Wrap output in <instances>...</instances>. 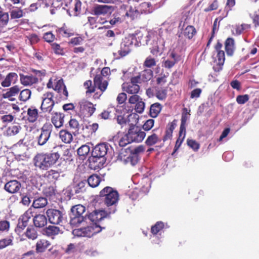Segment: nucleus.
Wrapping results in <instances>:
<instances>
[{
	"label": "nucleus",
	"instance_id": "1",
	"mask_svg": "<svg viewBox=\"0 0 259 259\" xmlns=\"http://www.w3.org/2000/svg\"><path fill=\"white\" fill-rule=\"evenodd\" d=\"M59 157L57 152L37 153L33 158L34 165L40 170H47L56 163Z\"/></svg>",
	"mask_w": 259,
	"mask_h": 259
},
{
	"label": "nucleus",
	"instance_id": "2",
	"mask_svg": "<svg viewBox=\"0 0 259 259\" xmlns=\"http://www.w3.org/2000/svg\"><path fill=\"white\" fill-rule=\"evenodd\" d=\"M99 196L107 207L113 206L114 209L109 213H114L119 197L117 191L111 187H105L100 192Z\"/></svg>",
	"mask_w": 259,
	"mask_h": 259
},
{
	"label": "nucleus",
	"instance_id": "3",
	"mask_svg": "<svg viewBox=\"0 0 259 259\" xmlns=\"http://www.w3.org/2000/svg\"><path fill=\"white\" fill-rule=\"evenodd\" d=\"M136 35L130 34L125 37L120 44V49L113 53L115 59H119L129 54L133 49L134 46L137 44Z\"/></svg>",
	"mask_w": 259,
	"mask_h": 259
},
{
	"label": "nucleus",
	"instance_id": "4",
	"mask_svg": "<svg viewBox=\"0 0 259 259\" xmlns=\"http://www.w3.org/2000/svg\"><path fill=\"white\" fill-rule=\"evenodd\" d=\"M96 110V104L83 99L76 104L75 112L80 118L91 117Z\"/></svg>",
	"mask_w": 259,
	"mask_h": 259
},
{
	"label": "nucleus",
	"instance_id": "5",
	"mask_svg": "<svg viewBox=\"0 0 259 259\" xmlns=\"http://www.w3.org/2000/svg\"><path fill=\"white\" fill-rule=\"evenodd\" d=\"M137 115L135 114L133 115V117L136 118L135 124L137 122L138 118L136 117ZM133 115L130 114L128 116V120L130 118L132 117ZM128 136L130 137L131 141L133 142L139 143L141 142L146 136V133L142 131L140 127L136 126V124H131L130 128L128 130Z\"/></svg>",
	"mask_w": 259,
	"mask_h": 259
},
{
	"label": "nucleus",
	"instance_id": "6",
	"mask_svg": "<svg viewBox=\"0 0 259 259\" xmlns=\"http://www.w3.org/2000/svg\"><path fill=\"white\" fill-rule=\"evenodd\" d=\"M41 98V110L44 113H51L55 105L54 93L47 92L43 94Z\"/></svg>",
	"mask_w": 259,
	"mask_h": 259
},
{
	"label": "nucleus",
	"instance_id": "7",
	"mask_svg": "<svg viewBox=\"0 0 259 259\" xmlns=\"http://www.w3.org/2000/svg\"><path fill=\"white\" fill-rule=\"evenodd\" d=\"M102 228L100 225H93V226L74 230L73 233L79 236L91 237L101 232Z\"/></svg>",
	"mask_w": 259,
	"mask_h": 259
},
{
	"label": "nucleus",
	"instance_id": "8",
	"mask_svg": "<svg viewBox=\"0 0 259 259\" xmlns=\"http://www.w3.org/2000/svg\"><path fill=\"white\" fill-rule=\"evenodd\" d=\"M46 213L49 223L52 224L60 225L64 219V214L58 209L50 208Z\"/></svg>",
	"mask_w": 259,
	"mask_h": 259
},
{
	"label": "nucleus",
	"instance_id": "9",
	"mask_svg": "<svg viewBox=\"0 0 259 259\" xmlns=\"http://www.w3.org/2000/svg\"><path fill=\"white\" fill-rule=\"evenodd\" d=\"M137 79V78L132 77L130 81L123 83L121 85L123 91L132 95H137L140 90V87L138 84L140 83Z\"/></svg>",
	"mask_w": 259,
	"mask_h": 259
},
{
	"label": "nucleus",
	"instance_id": "10",
	"mask_svg": "<svg viewBox=\"0 0 259 259\" xmlns=\"http://www.w3.org/2000/svg\"><path fill=\"white\" fill-rule=\"evenodd\" d=\"M52 128L51 123H46L43 125L40 128V134L36 138L38 145L42 146L47 142L50 137Z\"/></svg>",
	"mask_w": 259,
	"mask_h": 259
},
{
	"label": "nucleus",
	"instance_id": "11",
	"mask_svg": "<svg viewBox=\"0 0 259 259\" xmlns=\"http://www.w3.org/2000/svg\"><path fill=\"white\" fill-rule=\"evenodd\" d=\"M197 31L194 26L192 25H188L186 27L183 29L181 33L178 35V43L181 44L182 45H186L185 40H183L182 36H184L186 38L190 40L196 34Z\"/></svg>",
	"mask_w": 259,
	"mask_h": 259
},
{
	"label": "nucleus",
	"instance_id": "12",
	"mask_svg": "<svg viewBox=\"0 0 259 259\" xmlns=\"http://www.w3.org/2000/svg\"><path fill=\"white\" fill-rule=\"evenodd\" d=\"M107 215L104 210H95L88 215V218L94 224L93 225H100V222L106 218Z\"/></svg>",
	"mask_w": 259,
	"mask_h": 259
},
{
	"label": "nucleus",
	"instance_id": "13",
	"mask_svg": "<svg viewBox=\"0 0 259 259\" xmlns=\"http://www.w3.org/2000/svg\"><path fill=\"white\" fill-rule=\"evenodd\" d=\"M111 150L110 146L107 143H100L97 145L93 149L92 154L101 158H106L108 152Z\"/></svg>",
	"mask_w": 259,
	"mask_h": 259
},
{
	"label": "nucleus",
	"instance_id": "14",
	"mask_svg": "<svg viewBox=\"0 0 259 259\" xmlns=\"http://www.w3.org/2000/svg\"><path fill=\"white\" fill-rule=\"evenodd\" d=\"M128 103L131 104H135V110L139 113L144 112L145 103L143 99L138 95H132L128 98Z\"/></svg>",
	"mask_w": 259,
	"mask_h": 259
},
{
	"label": "nucleus",
	"instance_id": "15",
	"mask_svg": "<svg viewBox=\"0 0 259 259\" xmlns=\"http://www.w3.org/2000/svg\"><path fill=\"white\" fill-rule=\"evenodd\" d=\"M106 161V158H101L99 156L92 155L88 159L89 167L94 170L101 169L103 167Z\"/></svg>",
	"mask_w": 259,
	"mask_h": 259
},
{
	"label": "nucleus",
	"instance_id": "16",
	"mask_svg": "<svg viewBox=\"0 0 259 259\" xmlns=\"http://www.w3.org/2000/svg\"><path fill=\"white\" fill-rule=\"evenodd\" d=\"M33 217L32 209L30 208L23 214L18 220L17 229L23 230L28 225L29 220Z\"/></svg>",
	"mask_w": 259,
	"mask_h": 259
},
{
	"label": "nucleus",
	"instance_id": "17",
	"mask_svg": "<svg viewBox=\"0 0 259 259\" xmlns=\"http://www.w3.org/2000/svg\"><path fill=\"white\" fill-rule=\"evenodd\" d=\"M22 187L21 183L17 180H10L6 183L4 186V189L10 194L18 193Z\"/></svg>",
	"mask_w": 259,
	"mask_h": 259
},
{
	"label": "nucleus",
	"instance_id": "18",
	"mask_svg": "<svg viewBox=\"0 0 259 259\" xmlns=\"http://www.w3.org/2000/svg\"><path fill=\"white\" fill-rule=\"evenodd\" d=\"M56 32L57 36L59 37L68 38L74 34V30L65 24H64L61 27L57 28Z\"/></svg>",
	"mask_w": 259,
	"mask_h": 259
},
{
	"label": "nucleus",
	"instance_id": "19",
	"mask_svg": "<svg viewBox=\"0 0 259 259\" xmlns=\"http://www.w3.org/2000/svg\"><path fill=\"white\" fill-rule=\"evenodd\" d=\"M94 84L102 92H103L106 90L108 82L102 76V75H96L94 78Z\"/></svg>",
	"mask_w": 259,
	"mask_h": 259
},
{
	"label": "nucleus",
	"instance_id": "20",
	"mask_svg": "<svg viewBox=\"0 0 259 259\" xmlns=\"http://www.w3.org/2000/svg\"><path fill=\"white\" fill-rule=\"evenodd\" d=\"M153 72L151 69H144L140 74L136 76L138 81L141 83L142 82H147L149 81L153 77Z\"/></svg>",
	"mask_w": 259,
	"mask_h": 259
},
{
	"label": "nucleus",
	"instance_id": "21",
	"mask_svg": "<svg viewBox=\"0 0 259 259\" xmlns=\"http://www.w3.org/2000/svg\"><path fill=\"white\" fill-rule=\"evenodd\" d=\"M19 75L21 83L25 86L31 85L38 81V78L32 75H25L20 73Z\"/></svg>",
	"mask_w": 259,
	"mask_h": 259
},
{
	"label": "nucleus",
	"instance_id": "22",
	"mask_svg": "<svg viewBox=\"0 0 259 259\" xmlns=\"http://www.w3.org/2000/svg\"><path fill=\"white\" fill-rule=\"evenodd\" d=\"M18 80V75L15 72L9 73L6 77L1 81V84L2 87L6 88L9 87L11 83H15Z\"/></svg>",
	"mask_w": 259,
	"mask_h": 259
},
{
	"label": "nucleus",
	"instance_id": "23",
	"mask_svg": "<svg viewBox=\"0 0 259 259\" xmlns=\"http://www.w3.org/2000/svg\"><path fill=\"white\" fill-rule=\"evenodd\" d=\"M217 57L218 62L213 66V69L215 72H219L223 69V66L225 61V54L224 51L217 52Z\"/></svg>",
	"mask_w": 259,
	"mask_h": 259
},
{
	"label": "nucleus",
	"instance_id": "24",
	"mask_svg": "<svg viewBox=\"0 0 259 259\" xmlns=\"http://www.w3.org/2000/svg\"><path fill=\"white\" fill-rule=\"evenodd\" d=\"M64 114L59 112H55L52 114L51 121L56 128H60L64 123Z\"/></svg>",
	"mask_w": 259,
	"mask_h": 259
},
{
	"label": "nucleus",
	"instance_id": "25",
	"mask_svg": "<svg viewBox=\"0 0 259 259\" xmlns=\"http://www.w3.org/2000/svg\"><path fill=\"white\" fill-rule=\"evenodd\" d=\"M20 92V89L18 85H14L9 89L3 95V98L5 99H9L11 101L15 100L14 97L17 96Z\"/></svg>",
	"mask_w": 259,
	"mask_h": 259
},
{
	"label": "nucleus",
	"instance_id": "26",
	"mask_svg": "<svg viewBox=\"0 0 259 259\" xmlns=\"http://www.w3.org/2000/svg\"><path fill=\"white\" fill-rule=\"evenodd\" d=\"M225 49L227 55L232 56L235 50V40L232 37H228L225 42Z\"/></svg>",
	"mask_w": 259,
	"mask_h": 259
},
{
	"label": "nucleus",
	"instance_id": "27",
	"mask_svg": "<svg viewBox=\"0 0 259 259\" xmlns=\"http://www.w3.org/2000/svg\"><path fill=\"white\" fill-rule=\"evenodd\" d=\"M112 9V6H111L97 5L93 8V12L97 16L105 15L110 13Z\"/></svg>",
	"mask_w": 259,
	"mask_h": 259
},
{
	"label": "nucleus",
	"instance_id": "28",
	"mask_svg": "<svg viewBox=\"0 0 259 259\" xmlns=\"http://www.w3.org/2000/svg\"><path fill=\"white\" fill-rule=\"evenodd\" d=\"M33 222L34 227L41 228L47 224V218L44 214H36L33 217Z\"/></svg>",
	"mask_w": 259,
	"mask_h": 259
},
{
	"label": "nucleus",
	"instance_id": "29",
	"mask_svg": "<svg viewBox=\"0 0 259 259\" xmlns=\"http://www.w3.org/2000/svg\"><path fill=\"white\" fill-rule=\"evenodd\" d=\"M51 244L50 242L46 239H41L38 240L35 245L36 252L39 253L45 252Z\"/></svg>",
	"mask_w": 259,
	"mask_h": 259
},
{
	"label": "nucleus",
	"instance_id": "30",
	"mask_svg": "<svg viewBox=\"0 0 259 259\" xmlns=\"http://www.w3.org/2000/svg\"><path fill=\"white\" fill-rule=\"evenodd\" d=\"M155 95L159 100H164L167 97V87H154Z\"/></svg>",
	"mask_w": 259,
	"mask_h": 259
},
{
	"label": "nucleus",
	"instance_id": "31",
	"mask_svg": "<svg viewBox=\"0 0 259 259\" xmlns=\"http://www.w3.org/2000/svg\"><path fill=\"white\" fill-rule=\"evenodd\" d=\"M27 120L30 122H35L38 117V111L34 107H31L27 111Z\"/></svg>",
	"mask_w": 259,
	"mask_h": 259
},
{
	"label": "nucleus",
	"instance_id": "32",
	"mask_svg": "<svg viewBox=\"0 0 259 259\" xmlns=\"http://www.w3.org/2000/svg\"><path fill=\"white\" fill-rule=\"evenodd\" d=\"M44 177L50 182H55L60 177V172L56 170H47L44 175Z\"/></svg>",
	"mask_w": 259,
	"mask_h": 259
},
{
	"label": "nucleus",
	"instance_id": "33",
	"mask_svg": "<svg viewBox=\"0 0 259 259\" xmlns=\"http://www.w3.org/2000/svg\"><path fill=\"white\" fill-rule=\"evenodd\" d=\"M189 115H190V112L188 111L187 109L186 108H183L180 127V134L183 132L186 133V122L189 118Z\"/></svg>",
	"mask_w": 259,
	"mask_h": 259
},
{
	"label": "nucleus",
	"instance_id": "34",
	"mask_svg": "<svg viewBox=\"0 0 259 259\" xmlns=\"http://www.w3.org/2000/svg\"><path fill=\"white\" fill-rule=\"evenodd\" d=\"M59 137L66 144H70L73 140L72 134L66 130H62L59 132Z\"/></svg>",
	"mask_w": 259,
	"mask_h": 259
},
{
	"label": "nucleus",
	"instance_id": "35",
	"mask_svg": "<svg viewBox=\"0 0 259 259\" xmlns=\"http://www.w3.org/2000/svg\"><path fill=\"white\" fill-rule=\"evenodd\" d=\"M24 235L29 239L34 240L38 237V233L34 226H30L27 227Z\"/></svg>",
	"mask_w": 259,
	"mask_h": 259
},
{
	"label": "nucleus",
	"instance_id": "36",
	"mask_svg": "<svg viewBox=\"0 0 259 259\" xmlns=\"http://www.w3.org/2000/svg\"><path fill=\"white\" fill-rule=\"evenodd\" d=\"M162 106L159 103H155L152 104L150 108L149 115L153 118L157 117L160 112Z\"/></svg>",
	"mask_w": 259,
	"mask_h": 259
},
{
	"label": "nucleus",
	"instance_id": "37",
	"mask_svg": "<svg viewBox=\"0 0 259 259\" xmlns=\"http://www.w3.org/2000/svg\"><path fill=\"white\" fill-rule=\"evenodd\" d=\"M59 227L55 226L50 225L46 227L44 230L45 235L48 237H52L59 234L60 232Z\"/></svg>",
	"mask_w": 259,
	"mask_h": 259
},
{
	"label": "nucleus",
	"instance_id": "38",
	"mask_svg": "<svg viewBox=\"0 0 259 259\" xmlns=\"http://www.w3.org/2000/svg\"><path fill=\"white\" fill-rule=\"evenodd\" d=\"M85 207L84 206L81 204H77L71 207L70 214L79 217H83L82 214L85 212Z\"/></svg>",
	"mask_w": 259,
	"mask_h": 259
},
{
	"label": "nucleus",
	"instance_id": "39",
	"mask_svg": "<svg viewBox=\"0 0 259 259\" xmlns=\"http://www.w3.org/2000/svg\"><path fill=\"white\" fill-rule=\"evenodd\" d=\"M87 182L90 187L95 188L101 182V178L97 174H93L88 178Z\"/></svg>",
	"mask_w": 259,
	"mask_h": 259
},
{
	"label": "nucleus",
	"instance_id": "40",
	"mask_svg": "<svg viewBox=\"0 0 259 259\" xmlns=\"http://www.w3.org/2000/svg\"><path fill=\"white\" fill-rule=\"evenodd\" d=\"M47 204V199L45 197H40L33 200L32 206L35 208H41L45 207Z\"/></svg>",
	"mask_w": 259,
	"mask_h": 259
},
{
	"label": "nucleus",
	"instance_id": "41",
	"mask_svg": "<svg viewBox=\"0 0 259 259\" xmlns=\"http://www.w3.org/2000/svg\"><path fill=\"white\" fill-rule=\"evenodd\" d=\"M167 75L161 74L156 79V85L154 87H167L166 85Z\"/></svg>",
	"mask_w": 259,
	"mask_h": 259
},
{
	"label": "nucleus",
	"instance_id": "42",
	"mask_svg": "<svg viewBox=\"0 0 259 259\" xmlns=\"http://www.w3.org/2000/svg\"><path fill=\"white\" fill-rule=\"evenodd\" d=\"M208 6L204 9V12H209L217 10L219 7V2L218 0H208Z\"/></svg>",
	"mask_w": 259,
	"mask_h": 259
},
{
	"label": "nucleus",
	"instance_id": "43",
	"mask_svg": "<svg viewBox=\"0 0 259 259\" xmlns=\"http://www.w3.org/2000/svg\"><path fill=\"white\" fill-rule=\"evenodd\" d=\"M70 224L73 227L78 226L84 221V217L76 216L70 214Z\"/></svg>",
	"mask_w": 259,
	"mask_h": 259
},
{
	"label": "nucleus",
	"instance_id": "44",
	"mask_svg": "<svg viewBox=\"0 0 259 259\" xmlns=\"http://www.w3.org/2000/svg\"><path fill=\"white\" fill-rule=\"evenodd\" d=\"M160 141L161 139L158 138V136L156 134L153 133L151 135L148 137L145 143L147 146H152Z\"/></svg>",
	"mask_w": 259,
	"mask_h": 259
},
{
	"label": "nucleus",
	"instance_id": "45",
	"mask_svg": "<svg viewBox=\"0 0 259 259\" xmlns=\"http://www.w3.org/2000/svg\"><path fill=\"white\" fill-rule=\"evenodd\" d=\"M136 37L138 42L136 46H139V44L141 45H147L148 41L150 39V36L148 34L144 35L143 34L139 33L138 34V37L136 36Z\"/></svg>",
	"mask_w": 259,
	"mask_h": 259
},
{
	"label": "nucleus",
	"instance_id": "46",
	"mask_svg": "<svg viewBox=\"0 0 259 259\" xmlns=\"http://www.w3.org/2000/svg\"><path fill=\"white\" fill-rule=\"evenodd\" d=\"M140 15V12L136 7L130 6L129 9L126 11L125 16L130 17L132 20L137 18Z\"/></svg>",
	"mask_w": 259,
	"mask_h": 259
},
{
	"label": "nucleus",
	"instance_id": "47",
	"mask_svg": "<svg viewBox=\"0 0 259 259\" xmlns=\"http://www.w3.org/2000/svg\"><path fill=\"white\" fill-rule=\"evenodd\" d=\"M31 92L29 89H24L20 92L19 99L23 102H26L28 100L31 96Z\"/></svg>",
	"mask_w": 259,
	"mask_h": 259
},
{
	"label": "nucleus",
	"instance_id": "48",
	"mask_svg": "<svg viewBox=\"0 0 259 259\" xmlns=\"http://www.w3.org/2000/svg\"><path fill=\"white\" fill-rule=\"evenodd\" d=\"M42 192L46 197L51 198L55 196L56 190L54 186H49L46 187L44 189Z\"/></svg>",
	"mask_w": 259,
	"mask_h": 259
},
{
	"label": "nucleus",
	"instance_id": "49",
	"mask_svg": "<svg viewBox=\"0 0 259 259\" xmlns=\"http://www.w3.org/2000/svg\"><path fill=\"white\" fill-rule=\"evenodd\" d=\"M69 126L73 133L78 132L80 128V125L78 121L75 118H71L70 119L69 121Z\"/></svg>",
	"mask_w": 259,
	"mask_h": 259
},
{
	"label": "nucleus",
	"instance_id": "50",
	"mask_svg": "<svg viewBox=\"0 0 259 259\" xmlns=\"http://www.w3.org/2000/svg\"><path fill=\"white\" fill-rule=\"evenodd\" d=\"M90 147L89 145L85 144L81 146H80L78 149H77V154L79 155V156L84 157L90 152Z\"/></svg>",
	"mask_w": 259,
	"mask_h": 259
},
{
	"label": "nucleus",
	"instance_id": "51",
	"mask_svg": "<svg viewBox=\"0 0 259 259\" xmlns=\"http://www.w3.org/2000/svg\"><path fill=\"white\" fill-rule=\"evenodd\" d=\"M164 224L162 222H157L151 228V232L154 235H157L161 230L164 228Z\"/></svg>",
	"mask_w": 259,
	"mask_h": 259
},
{
	"label": "nucleus",
	"instance_id": "52",
	"mask_svg": "<svg viewBox=\"0 0 259 259\" xmlns=\"http://www.w3.org/2000/svg\"><path fill=\"white\" fill-rule=\"evenodd\" d=\"M21 129V127L20 125H13L8 128L7 130V134L10 136H15L19 132Z\"/></svg>",
	"mask_w": 259,
	"mask_h": 259
},
{
	"label": "nucleus",
	"instance_id": "53",
	"mask_svg": "<svg viewBox=\"0 0 259 259\" xmlns=\"http://www.w3.org/2000/svg\"><path fill=\"white\" fill-rule=\"evenodd\" d=\"M25 37L29 40V44L32 46L37 44L40 40L39 37L36 33H29Z\"/></svg>",
	"mask_w": 259,
	"mask_h": 259
},
{
	"label": "nucleus",
	"instance_id": "54",
	"mask_svg": "<svg viewBox=\"0 0 259 259\" xmlns=\"http://www.w3.org/2000/svg\"><path fill=\"white\" fill-rule=\"evenodd\" d=\"M186 133H184V135L183 136V133H181L180 135V131H179V136L178 139L176 141V144L174 147V151L171 154L172 155H174V154L178 151V150L180 147L183 141L185 138Z\"/></svg>",
	"mask_w": 259,
	"mask_h": 259
},
{
	"label": "nucleus",
	"instance_id": "55",
	"mask_svg": "<svg viewBox=\"0 0 259 259\" xmlns=\"http://www.w3.org/2000/svg\"><path fill=\"white\" fill-rule=\"evenodd\" d=\"M51 48L54 53L56 55L63 56L65 54L64 49L57 43H52L51 44Z\"/></svg>",
	"mask_w": 259,
	"mask_h": 259
},
{
	"label": "nucleus",
	"instance_id": "56",
	"mask_svg": "<svg viewBox=\"0 0 259 259\" xmlns=\"http://www.w3.org/2000/svg\"><path fill=\"white\" fill-rule=\"evenodd\" d=\"M139 159V156L131 153L130 155L125 159V161L126 163H130L132 165L134 166L138 163Z\"/></svg>",
	"mask_w": 259,
	"mask_h": 259
},
{
	"label": "nucleus",
	"instance_id": "57",
	"mask_svg": "<svg viewBox=\"0 0 259 259\" xmlns=\"http://www.w3.org/2000/svg\"><path fill=\"white\" fill-rule=\"evenodd\" d=\"M156 61L155 59L151 56L147 57L143 63V66L146 68H151L155 66Z\"/></svg>",
	"mask_w": 259,
	"mask_h": 259
},
{
	"label": "nucleus",
	"instance_id": "58",
	"mask_svg": "<svg viewBox=\"0 0 259 259\" xmlns=\"http://www.w3.org/2000/svg\"><path fill=\"white\" fill-rule=\"evenodd\" d=\"M23 16V12L20 9L13 10L10 12V16L12 19L20 18Z\"/></svg>",
	"mask_w": 259,
	"mask_h": 259
},
{
	"label": "nucleus",
	"instance_id": "59",
	"mask_svg": "<svg viewBox=\"0 0 259 259\" xmlns=\"http://www.w3.org/2000/svg\"><path fill=\"white\" fill-rule=\"evenodd\" d=\"M235 0H227V3L224 9V11L226 12L225 16H227L228 13L233 10V8L235 6Z\"/></svg>",
	"mask_w": 259,
	"mask_h": 259
},
{
	"label": "nucleus",
	"instance_id": "60",
	"mask_svg": "<svg viewBox=\"0 0 259 259\" xmlns=\"http://www.w3.org/2000/svg\"><path fill=\"white\" fill-rule=\"evenodd\" d=\"M87 185L86 181H81L77 184L74 188L75 193L76 194L82 192L85 190V186Z\"/></svg>",
	"mask_w": 259,
	"mask_h": 259
},
{
	"label": "nucleus",
	"instance_id": "61",
	"mask_svg": "<svg viewBox=\"0 0 259 259\" xmlns=\"http://www.w3.org/2000/svg\"><path fill=\"white\" fill-rule=\"evenodd\" d=\"M83 41V38L80 36H76L70 39L68 41V45L72 46L80 45Z\"/></svg>",
	"mask_w": 259,
	"mask_h": 259
},
{
	"label": "nucleus",
	"instance_id": "62",
	"mask_svg": "<svg viewBox=\"0 0 259 259\" xmlns=\"http://www.w3.org/2000/svg\"><path fill=\"white\" fill-rule=\"evenodd\" d=\"M81 3L79 0H75L74 6L72 8L74 16H78L81 11Z\"/></svg>",
	"mask_w": 259,
	"mask_h": 259
},
{
	"label": "nucleus",
	"instance_id": "63",
	"mask_svg": "<svg viewBox=\"0 0 259 259\" xmlns=\"http://www.w3.org/2000/svg\"><path fill=\"white\" fill-rule=\"evenodd\" d=\"M187 142L188 145L194 151H197L200 148L199 143L194 140L188 139Z\"/></svg>",
	"mask_w": 259,
	"mask_h": 259
},
{
	"label": "nucleus",
	"instance_id": "64",
	"mask_svg": "<svg viewBox=\"0 0 259 259\" xmlns=\"http://www.w3.org/2000/svg\"><path fill=\"white\" fill-rule=\"evenodd\" d=\"M132 142H133L131 141V139L130 137L128 136L127 133L119 140V145L120 147H124Z\"/></svg>",
	"mask_w": 259,
	"mask_h": 259
}]
</instances>
